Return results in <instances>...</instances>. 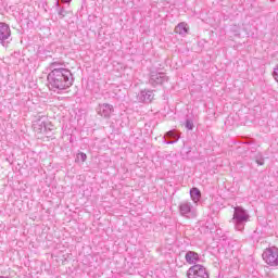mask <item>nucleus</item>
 <instances>
[{"label":"nucleus","instance_id":"nucleus-1","mask_svg":"<svg viewBox=\"0 0 278 278\" xmlns=\"http://www.w3.org/2000/svg\"><path fill=\"white\" fill-rule=\"evenodd\" d=\"M58 63L50 64L51 72L48 74V87L52 92H62V90H68L73 86V73L68 68L55 67Z\"/></svg>","mask_w":278,"mask_h":278},{"label":"nucleus","instance_id":"nucleus-2","mask_svg":"<svg viewBox=\"0 0 278 278\" xmlns=\"http://www.w3.org/2000/svg\"><path fill=\"white\" fill-rule=\"evenodd\" d=\"M249 213L247 210H243L241 206L235 207L232 223L237 229V231H244V225L249 223Z\"/></svg>","mask_w":278,"mask_h":278},{"label":"nucleus","instance_id":"nucleus-3","mask_svg":"<svg viewBox=\"0 0 278 278\" xmlns=\"http://www.w3.org/2000/svg\"><path fill=\"white\" fill-rule=\"evenodd\" d=\"M188 278H210V273L207 268L201 264H195L191 266L187 271Z\"/></svg>","mask_w":278,"mask_h":278},{"label":"nucleus","instance_id":"nucleus-4","mask_svg":"<svg viewBox=\"0 0 278 278\" xmlns=\"http://www.w3.org/2000/svg\"><path fill=\"white\" fill-rule=\"evenodd\" d=\"M12 42V30L10 29V25L0 22V45L2 47H8Z\"/></svg>","mask_w":278,"mask_h":278},{"label":"nucleus","instance_id":"nucleus-5","mask_svg":"<svg viewBox=\"0 0 278 278\" xmlns=\"http://www.w3.org/2000/svg\"><path fill=\"white\" fill-rule=\"evenodd\" d=\"M263 260L268 266H278V249L269 248L263 252Z\"/></svg>","mask_w":278,"mask_h":278},{"label":"nucleus","instance_id":"nucleus-6","mask_svg":"<svg viewBox=\"0 0 278 278\" xmlns=\"http://www.w3.org/2000/svg\"><path fill=\"white\" fill-rule=\"evenodd\" d=\"M165 81H168V76H166L165 73L151 72L149 79V84L151 86H162V84H165Z\"/></svg>","mask_w":278,"mask_h":278},{"label":"nucleus","instance_id":"nucleus-7","mask_svg":"<svg viewBox=\"0 0 278 278\" xmlns=\"http://www.w3.org/2000/svg\"><path fill=\"white\" fill-rule=\"evenodd\" d=\"M155 94L153 93V90H141L138 94H137V101L138 103H151V101H153Z\"/></svg>","mask_w":278,"mask_h":278},{"label":"nucleus","instance_id":"nucleus-8","mask_svg":"<svg viewBox=\"0 0 278 278\" xmlns=\"http://www.w3.org/2000/svg\"><path fill=\"white\" fill-rule=\"evenodd\" d=\"M97 112L100 116L110 118V116H112V112H114V105L109 103L99 104Z\"/></svg>","mask_w":278,"mask_h":278},{"label":"nucleus","instance_id":"nucleus-9","mask_svg":"<svg viewBox=\"0 0 278 278\" xmlns=\"http://www.w3.org/2000/svg\"><path fill=\"white\" fill-rule=\"evenodd\" d=\"M164 142L165 144H175V142H178L179 139L181 138V136L179 135V131L173 129V130H169L167 131L165 135H164Z\"/></svg>","mask_w":278,"mask_h":278},{"label":"nucleus","instance_id":"nucleus-10","mask_svg":"<svg viewBox=\"0 0 278 278\" xmlns=\"http://www.w3.org/2000/svg\"><path fill=\"white\" fill-rule=\"evenodd\" d=\"M186 262L187 264H197V262H199V260H201L199 257V253L193 252V251H188L185 255Z\"/></svg>","mask_w":278,"mask_h":278},{"label":"nucleus","instance_id":"nucleus-11","mask_svg":"<svg viewBox=\"0 0 278 278\" xmlns=\"http://www.w3.org/2000/svg\"><path fill=\"white\" fill-rule=\"evenodd\" d=\"M33 128L37 134H45V121L42 118L35 121Z\"/></svg>","mask_w":278,"mask_h":278},{"label":"nucleus","instance_id":"nucleus-12","mask_svg":"<svg viewBox=\"0 0 278 278\" xmlns=\"http://www.w3.org/2000/svg\"><path fill=\"white\" fill-rule=\"evenodd\" d=\"M176 34H179L180 36H184L188 34V24L185 22L179 23L175 28Z\"/></svg>","mask_w":278,"mask_h":278},{"label":"nucleus","instance_id":"nucleus-13","mask_svg":"<svg viewBox=\"0 0 278 278\" xmlns=\"http://www.w3.org/2000/svg\"><path fill=\"white\" fill-rule=\"evenodd\" d=\"M190 197L192 201H194V203H197L198 201H201V190H199V188L197 187H193L190 190Z\"/></svg>","mask_w":278,"mask_h":278},{"label":"nucleus","instance_id":"nucleus-14","mask_svg":"<svg viewBox=\"0 0 278 278\" xmlns=\"http://www.w3.org/2000/svg\"><path fill=\"white\" fill-rule=\"evenodd\" d=\"M179 210L181 216H186V214H190V212H192V206L190 205V203H182L180 204Z\"/></svg>","mask_w":278,"mask_h":278},{"label":"nucleus","instance_id":"nucleus-15","mask_svg":"<svg viewBox=\"0 0 278 278\" xmlns=\"http://www.w3.org/2000/svg\"><path fill=\"white\" fill-rule=\"evenodd\" d=\"M53 124H51V122H47L45 121V128H43V134H46V136H49V134H51V131H53Z\"/></svg>","mask_w":278,"mask_h":278},{"label":"nucleus","instance_id":"nucleus-16","mask_svg":"<svg viewBox=\"0 0 278 278\" xmlns=\"http://www.w3.org/2000/svg\"><path fill=\"white\" fill-rule=\"evenodd\" d=\"M56 8L60 18H64V16H66V10H64V8H60V1H56Z\"/></svg>","mask_w":278,"mask_h":278},{"label":"nucleus","instance_id":"nucleus-17","mask_svg":"<svg viewBox=\"0 0 278 278\" xmlns=\"http://www.w3.org/2000/svg\"><path fill=\"white\" fill-rule=\"evenodd\" d=\"M186 129H189L190 131L194 129V122L192 119L187 118L185 123Z\"/></svg>","mask_w":278,"mask_h":278},{"label":"nucleus","instance_id":"nucleus-18","mask_svg":"<svg viewBox=\"0 0 278 278\" xmlns=\"http://www.w3.org/2000/svg\"><path fill=\"white\" fill-rule=\"evenodd\" d=\"M255 162L258 164V166H264V157L262 156V153H257L255 156Z\"/></svg>","mask_w":278,"mask_h":278},{"label":"nucleus","instance_id":"nucleus-19","mask_svg":"<svg viewBox=\"0 0 278 278\" xmlns=\"http://www.w3.org/2000/svg\"><path fill=\"white\" fill-rule=\"evenodd\" d=\"M77 159L81 160V162H86V160H88V155H86L84 152H80L77 154Z\"/></svg>","mask_w":278,"mask_h":278},{"label":"nucleus","instance_id":"nucleus-20","mask_svg":"<svg viewBox=\"0 0 278 278\" xmlns=\"http://www.w3.org/2000/svg\"><path fill=\"white\" fill-rule=\"evenodd\" d=\"M273 77L278 83V64L274 68Z\"/></svg>","mask_w":278,"mask_h":278},{"label":"nucleus","instance_id":"nucleus-21","mask_svg":"<svg viewBox=\"0 0 278 278\" xmlns=\"http://www.w3.org/2000/svg\"><path fill=\"white\" fill-rule=\"evenodd\" d=\"M253 139H249L248 141H245V144H253Z\"/></svg>","mask_w":278,"mask_h":278},{"label":"nucleus","instance_id":"nucleus-22","mask_svg":"<svg viewBox=\"0 0 278 278\" xmlns=\"http://www.w3.org/2000/svg\"><path fill=\"white\" fill-rule=\"evenodd\" d=\"M56 64H55V66H54V68H64V67H58V66H60V63H58V62H55Z\"/></svg>","mask_w":278,"mask_h":278},{"label":"nucleus","instance_id":"nucleus-23","mask_svg":"<svg viewBox=\"0 0 278 278\" xmlns=\"http://www.w3.org/2000/svg\"><path fill=\"white\" fill-rule=\"evenodd\" d=\"M0 278H10V276H0Z\"/></svg>","mask_w":278,"mask_h":278}]
</instances>
